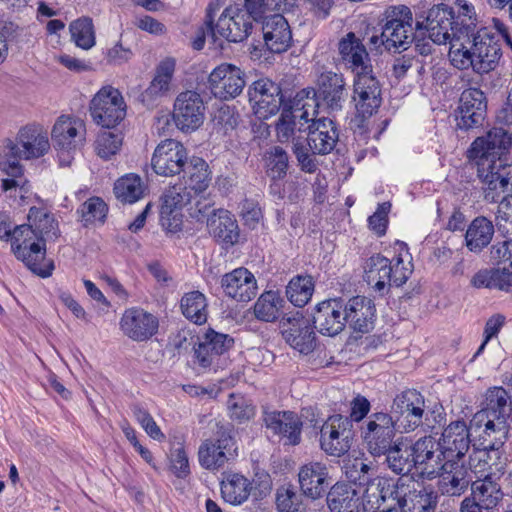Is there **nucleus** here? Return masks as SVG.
<instances>
[{"label": "nucleus", "instance_id": "f257e3e1", "mask_svg": "<svg viewBox=\"0 0 512 512\" xmlns=\"http://www.w3.org/2000/svg\"><path fill=\"white\" fill-rule=\"evenodd\" d=\"M455 44L450 47L451 64L460 70L471 68L483 75L495 70L502 58L500 38L491 27L465 26L458 28Z\"/></svg>", "mask_w": 512, "mask_h": 512}, {"label": "nucleus", "instance_id": "f03ea898", "mask_svg": "<svg viewBox=\"0 0 512 512\" xmlns=\"http://www.w3.org/2000/svg\"><path fill=\"white\" fill-rule=\"evenodd\" d=\"M400 252L389 259L381 254L370 256L364 265V278L375 291L384 294L390 286L404 285L413 272L412 256L401 243Z\"/></svg>", "mask_w": 512, "mask_h": 512}, {"label": "nucleus", "instance_id": "7ed1b4c3", "mask_svg": "<svg viewBox=\"0 0 512 512\" xmlns=\"http://www.w3.org/2000/svg\"><path fill=\"white\" fill-rule=\"evenodd\" d=\"M10 244L16 259L34 274L42 278L52 275L55 267L52 260L46 259V240L31 225L15 226Z\"/></svg>", "mask_w": 512, "mask_h": 512}, {"label": "nucleus", "instance_id": "20e7f679", "mask_svg": "<svg viewBox=\"0 0 512 512\" xmlns=\"http://www.w3.org/2000/svg\"><path fill=\"white\" fill-rule=\"evenodd\" d=\"M512 413V397L500 386L489 388L485 393L483 408L471 420V427L487 429L488 435L502 440L504 434H509L508 418Z\"/></svg>", "mask_w": 512, "mask_h": 512}, {"label": "nucleus", "instance_id": "39448f33", "mask_svg": "<svg viewBox=\"0 0 512 512\" xmlns=\"http://www.w3.org/2000/svg\"><path fill=\"white\" fill-rule=\"evenodd\" d=\"M314 88H304L297 92L289 108H283L276 123V135L281 143L293 138L295 130H306L315 116L318 115L319 103Z\"/></svg>", "mask_w": 512, "mask_h": 512}, {"label": "nucleus", "instance_id": "423d86ee", "mask_svg": "<svg viewBox=\"0 0 512 512\" xmlns=\"http://www.w3.org/2000/svg\"><path fill=\"white\" fill-rule=\"evenodd\" d=\"M218 4L210 3L206 12V26L211 38L215 41L217 36L225 38L229 42H241L252 31V21L248 19L247 11L240 6H229L223 10L216 24H214L215 10Z\"/></svg>", "mask_w": 512, "mask_h": 512}, {"label": "nucleus", "instance_id": "0eeeda50", "mask_svg": "<svg viewBox=\"0 0 512 512\" xmlns=\"http://www.w3.org/2000/svg\"><path fill=\"white\" fill-rule=\"evenodd\" d=\"M380 24L384 30L389 52L407 50L415 39L416 26H413V14L406 5L387 7L382 14Z\"/></svg>", "mask_w": 512, "mask_h": 512}, {"label": "nucleus", "instance_id": "6e6552de", "mask_svg": "<svg viewBox=\"0 0 512 512\" xmlns=\"http://www.w3.org/2000/svg\"><path fill=\"white\" fill-rule=\"evenodd\" d=\"M478 176L483 183L484 199L498 202L503 196L512 194V164L503 157L498 159L474 161Z\"/></svg>", "mask_w": 512, "mask_h": 512}, {"label": "nucleus", "instance_id": "1a4fd4ad", "mask_svg": "<svg viewBox=\"0 0 512 512\" xmlns=\"http://www.w3.org/2000/svg\"><path fill=\"white\" fill-rule=\"evenodd\" d=\"M238 456V447L229 425H221L215 439L205 440L199 447L200 465L207 470H218Z\"/></svg>", "mask_w": 512, "mask_h": 512}, {"label": "nucleus", "instance_id": "9d476101", "mask_svg": "<svg viewBox=\"0 0 512 512\" xmlns=\"http://www.w3.org/2000/svg\"><path fill=\"white\" fill-rule=\"evenodd\" d=\"M360 431L369 453L379 457L395 442L393 439L399 432V426L391 414L375 412L367 417Z\"/></svg>", "mask_w": 512, "mask_h": 512}, {"label": "nucleus", "instance_id": "9b49d317", "mask_svg": "<svg viewBox=\"0 0 512 512\" xmlns=\"http://www.w3.org/2000/svg\"><path fill=\"white\" fill-rule=\"evenodd\" d=\"M89 111L96 124L113 128L125 118L127 105L117 88L106 85L90 101Z\"/></svg>", "mask_w": 512, "mask_h": 512}, {"label": "nucleus", "instance_id": "f8f14e48", "mask_svg": "<svg viewBox=\"0 0 512 512\" xmlns=\"http://www.w3.org/2000/svg\"><path fill=\"white\" fill-rule=\"evenodd\" d=\"M85 134V125L81 120L68 116L58 118L53 126L51 138L61 165L70 164L71 154L83 146Z\"/></svg>", "mask_w": 512, "mask_h": 512}, {"label": "nucleus", "instance_id": "ddd939ff", "mask_svg": "<svg viewBox=\"0 0 512 512\" xmlns=\"http://www.w3.org/2000/svg\"><path fill=\"white\" fill-rule=\"evenodd\" d=\"M399 432L414 431L423 423L425 398L415 389H407L397 394L391 404V413Z\"/></svg>", "mask_w": 512, "mask_h": 512}, {"label": "nucleus", "instance_id": "4468645a", "mask_svg": "<svg viewBox=\"0 0 512 512\" xmlns=\"http://www.w3.org/2000/svg\"><path fill=\"white\" fill-rule=\"evenodd\" d=\"M352 439V423L348 417L332 415L321 427L320 447L330 456L340 457L346 454L351 448Z\"/></svg>", "mask_w": 512, "mask_h": 512}, {"label": "nucleus", "instance_id": "2eb2a0df", "mask_svg": "<svg viewBox=\"0 0 512 512\" xmlns=\"http://www.w3.org/2000/svg\"><path fill=\"white\" fill-rule=\"evenodd\" d=\"M206 107L201 95L193 90L181 92L175 99L172 118L175 126L185 133L199 129L205 119Z\"/></svg>", "mask_w": 512, "mask_h": 512}, {"label": "nucleus", "instance_id": "dca6fc26", "mask_svg": "<svg viewBox=\"0 0 512 512\" xmlns=\"http://www.w3.org/2000/svg\"><path fill=\"white\" fill-rule=\"evenodd\" d=\"M246 85L244 71L230 63L216 66L208 77V87L215 98L230 100L239 96Z\"/></svg>", "mask_w": 512, "mask_h": 512}, {"label": "nucleus", "instance_id": "f3484780", "mask_svg": "<svg viewBox=\"0 0 512 512\" xmlns=\"http://www.w3.org/2000/svg\"><path fill=\"white\" fill-rule=\"evenodd\" d=\"M454 27V12L445 4L432 7L424 20L416 21V30H425L435 44L449 42L450 47L455 44Z\"/></svg>", "mask_w": 512, "mask_h": 512}, {"label": "nucleus", "instance_id": "a211bd4d", "mask_svg": "<svg viewBox=\"0 0 512 512\" xmlns=\"http://www.w3.org/2000/svg\"><path fill=\"white\" fill-rule=\"evenodd\" d=\"M248 96L255 115L260 119L275 115L283 102L280 86L268 78L254 81L248 88Z\"/></svg>", "mask_w": 512, "mask_h": 512}, {"label": "nucleus", "instance_id": "6ab92c4d", "mask_svg": "<svg viewBox=\"0 0 512 512\" xmlns=\"http://www.w3.org/2000/svg\"><path fill=\"white\" fill-rule=\"evenodd\" d=\"M265 428L285 446H296L301 442L303 422L292 411H264Z\"/></svg>", "mask_w": 512, "mask_h": 512}, {"label": "nucleus", "instance_id": "aec40b11", "mask_svg": "<svg viewBox=\"0 0 512 512\" xmlns=\"http://www.w3.org/2000/svg\"><path fill=\"white\" fill-rule=\"evenodd\" d=\"M352 99L358 115L363 118L372 116L380 107L381 87L372 72L355 75Z\"/></svg>", "mask_w": 512, "mask_h": 512}, {"label": "nucleus", "instance_id": "412c9836", "mask_svg": "<svg viewBox=\"0 0 512 512\" xmlns=\"http://www.w3.org/2000/svg\"><path fill=\"white\" fill-rule=\"evenodd\" d=\"M470 429L464 420H456L449 423L443 430L437 443L443 460L460 461L468 452L471 439Z\"/></svg>", "mask_w": 512, "mask_h": 512}, {"label": "nucleus", "instance_id": "4be33fe9", "mask_svg": "<svg viewBox=\"0 0 512 512\" xmlns=\"http://www.w3.org/2000/svg\"><path fill=\"white\" fill-rule=\"evenodd\" d=\"M4 141L10 155L22 156L25 160L40 158L50 148L47 135L29 126L19 130L16 141L9 138Z\"/></svg>", "mask_w": 512, "mask_h": 512}, {"label": "nucleus", "instance_id": "5701e85b", "mask_svg": "<svg viewBox=\"0 0 512 512\" xmlns=\"http://www.w3.org/2000/svg\"><path fill=\"white\" fill-rule=\"evenodd\" d=\"M191 195L182 183H176L165 190L162 196V227L167 233L175 234L182 230V208L190 201Z\"/></svg>", "mask_w": 512, "mask_h": 512}, {"label": "nucleus", "instance_id": "b1692460", "mask_svg": "<svg viewBox=\"0 0 512 512\" xmlns=\"http://www.w3.org/2000/svg\"><path fill=\"white\" fill-rule=\"evenodd\" d=\"M487 113L484 93L478 88H469L462 92L458 107L457 127L470 130L483 125Z\"/></svg>", "mask_w": 512, "mask_h": 512}, {"label": "nucleus", "instance_id": "393cba45", "mask_svg": "<svg viewBox=\"0 0 512 512\" xmlns=\"http://www.w3.org/2000/svg\"><path fill=\"white\" fill-rule=\"evenodd\" d=\"M120 329L128 338L142 342L150 339L157 333L159 321L156 316L142 308H128L120 319Z\"/></svg>", "mask_w": 512, "mask_h": 512}, {"label": "nucleus", "instance_id": "a878e982", "mask_svg": "<svg viewBox=\"0 0 512 512\" xmlns=\"http://www.w3.org/2000/svg\"><path fill=\"white\" fill-rule=\"evenodd\" d=\"M316 85L317 91L315 89L314 91L318 102V98L322 99L330 111L342 110L348 96L343 74L324 71L318 76Z\"/></svg>", "mask_w": 512, "mask_h": 512}, {"label": "nucleus", "instance_id": "bb28decb", "mask_svg": "<svg viewBox=\"0 0 512 512\" xmlns=\"http://www.w3.org/2000/svg\"><path fill=\"white\" fill-rule=\"evenodd\" d=\"M511 143V137L503 128H493L486 136L474 140L468 150V157L472 161L498 159L509 149Z\"/></svg>", "mask_w": 512, "mask_h": 512}, {"label": "nucleus", "instance_id": "cd10ccee", "mask_svg": "<svg viewBox=\"0 0 512 512\" xmlns=\"http://www.w3.org/2000/svg\"><path fill=\"white\" fill-rule=\"evenodd\" d=\"M399 489L400 485L386 478L376 477L366 485L360 505L362 504L365 512H380L385 506L397 503Z\"/></svg>", "mask_w": 512, "mask_h": 512}, {"label": "nucleus", "instance_id": "c85d7f7f", "mask_svg": "<svg viewBox=\"0 0 512 512\" xmlns=\"http://www.w3.org/2000/svg\"><path fill=\"white\" fill-rule=\"evenodd\" d=\"M307 129V145L312 154L326 155L335 148L339 134L333 120L315 116L308 124Z\"/></svg>", "mask_w": 512, "mask_h": 512}, {"label": "nucleus", "instance_id": "c756f323", "mask_svg": "<svg viewBox=\"0 0 512 512\" xmlns=\"http://www.w3.org/2000/svg\"><path fill=\"white\" fill-rule=\"evenodd\" d=\"M338 50L345 66L355 75L372 72V65L365 45L354 32L347 33L338 43Z\"/></svg>", "mask_w": 512, "mask_h": 512}, {"label": "nucleus", "instance_id": "7c9ffc66", "mask_svg": "<svg viewBox=\"0 0 512 512\" xmlns=\"http://www.w3.org/2000/svg\"><path fill=\"white\" fill-rule=\"evenodd\" d=\"M221 287L228 297L238 302H249L258 290L255 276L244 267L224 274L221 278Z\"/></svg>", "mask_w": 512, "mask_h": 512}, {"label": "nucleus", "instance_id": "2f4dec72", "mask_svg": "<svg viewBox=\"0 0 512 512\" xmlns=\"http://www.w3.org/2000/svg\"><path fill=\"white\" fill-rule=\"evenodd\" d=\"M314 327L323 335L335 336L345 327L342 299H329L319 303L313 314Z\"/></svg>", "mask_w": 512, "mask_h": 512}, {"label": "nucleus", "instance_id": "473e14b6", "mask_svg": "<svg viewBox=\"0 0 512 512\" xmlns=\"http://www.w3.org/2000/svg\"><path fill=\"white\" fill-rule=\"evenodd\" d=\"M262 34L267 49L276 54L285 52L292 40L288 21L279 13L263 18Z\"/></svg>", "mask_w": 512, "mask_h": 512}, {"label": "nucleus", "instance_id": "72a5a7b5", "mask_svg": "<svg viewBox=\"0 0 512 512\" xmlns=\"http://www.w3.org/2000/svg\"><path fill=\"white\" fill-rule=\"evenodd\" d=\"M342 309L345 317V324L356 332L367 333L373 327L375 317V305L373 301L365 296H355L346 303L342 301Z\"/></svg>", "mask_w": 512, "mask_h": 512}, {"label": "nucleus", "instance_id": "f704fd0d", "mask_svg": "<svg viewBox=\"0 0 512 512\" xmlns=\"http://www.w3.org/2000/svg\"><path fill=\"white\" fill-rule=\"evenodd\" d=\"M282 335L285 341L302 354L311 353L316 346V337L309 321L304 317L294 316L282 323Z\"/></svg>", "mask_w": 512, "mask_h": 512}, {"label": "nucleus", "instance_id": "c9c22d12", "mask_svg": "<svg viewBox=\"0 0 512 512\" xmlns=\"http://www.w3.org/2000/svg\"><path fill=\"white\" fill-rule=\"evenodd\" d=\"M434 474L439 476V490L448 496L462 495L470 483L468 470L460 461L444 460Z\"/></svg>", "mask_w": 512, "mask_h": 512}, {"label": "nucleus", "instance_id": "e433bc0d", "mask_svg": "<svg viewBox=\"0 0 512 512\" xmlns=\"http://www.w3.org/2000/svg\"><path fill=\"white\" fill-rule=\"evenodd\" d=\"M234 344V340L227 334L209 330L205 333L203 340L194 348V355L198 364L207 368L215 359L227 352Z\"/></svg>", "mask_w": 512, "mask_h": 512}, {"label": "nucleus", "instance_id": "4c0bfd02", "mask_svg": "<svg viewBox=\"0 0 512 512\" xmlns=\"http://www.w3.org/2000/svg\"><path fill=\"white\" fill-rule=\"evenodd\" d=\"M298 477L303 494L311 499L322 497L329 486L327 467L320 462L303 465Z\"/></svg>", "mask_w": 512, "mask_h": 512}, {"label": "nucleus", "instance_id": "58836bf2", "mask_svg": "<svg viewBox=\"0 0 512 512\" xmlns=\"http://www.w3.org/2000/svg\"><path fill=\"white\" fill-rule=\"evenodd\" d=\"M488 432L489 430L487 429H476L478 448L472 454V460H479V462L487 461L492 468L494 467V470L498 471L502 465V448L508 438V434H504L502 440L498 438L495 440L492 434H489V436L486 434Z\"/></svg>", "mask_w": 512, "mask_h": 512}, {"label": "nucleus", "instance_id": "ea45409f", "mask_svg": "<svg viewBox=\"0 0 512 512\" xmlns=\"http://www.w3.org/2000/svg\"><path fill=\"white\" fill-rule=\"evenodd\" d=\"M209 233L225 245H234L239 239V228L234 215L224 209H219L208 219Z\"/></svg>", "mask_w": 512, "mask_h": 512}, {"label": "nucleus", "instance_id": "a19ab883", "mask_svg": "<svg viewBox=\"0 0 512 512\" xmlns=\"http://www.w3.org/2000/svg\"><path fill=\"white\" fill-rule=\"evenodd\" d=\"M436 446L437 444L432 437L421 438L410 445L415 467L421 469L422 474L432 475L444 463L441 453L435 455Z\"/></svg>", "mask_w": 512, "mask_h": 512}, {"label": "nucleus", "instance_id": "79ce46f5", "mask_svg": "<svg viewBox=\"0 0 512 512\" xmlns=\"http://www.w3.org/2000/svg\"><path fill=\"white\" fill-rule=\"evenodd\" d=\"M327 503L331 512H358L360 493L351 485L336 483L327 495Z\"/></svg>", "mask_w": 512, "mask_h": 512}, {"label": "nucleus", "instance_id": "37998d69", "mask_svg": "<svg viewBox=\"0 0 512 512\" xmlns=\"http://www.w3.org/2000/svg\"><path fill=\"white\" fill-rule=\"evenodd\" d=\"M187 159V150L181 142L174 139L162 141V176L180 174Z\"/></svg>", "mask_w": 512, "mask_h": 512}, {"label": "nucleus", "instance_id": "c03bdc74", "mask_svg": "<svg viewBox=\"0 0 512 512\" xmlns=\"http://www.w3.org/2000/svg\"><path fill=\"white\" fill-rule=\"evenodd\" d=\"M492 221L484 216L476 217L468 226L465 233L466 247L474 253L481 252L489 245L494 235Z\"/></svg>", "mask_w": 512, "mask_h": 512}, {"label": "nucleus", "instance_id": "a18cd8bd", "mask_svg": "<svg viewBox=\"0 0 512 512\" xmlns=\"http://www.w3.org/2000/svg\"><path fill=\"white\" fill-rule=\"evenodd\" d=\"M251 489L250 480L238 473H228L221 481L222 498L232 505L244 503L248 499Z\"/></svg>", "mask_w": 512, "mask_h": 512}, {"label": "nucleus", "instance_id": "49530a36", "mask_svg": "<svg viewBox=\"0 0 512 512\" xmlns=\"http://www.w3.org/2000/svg\"><path fill=\"white\" fill-rule=\"evenodd\" d=\"M146 186L141 177L128 173L116 180L113 192L118 201L123 204H134L145 196Z\"/></svg>", "mask_w": 512, "mask_h": 512}, {"label": "nucleus", "instance_id": "de8ad7c7", "mask_svg": "<svg viewBox=\"0 0 512 512\" xmlns=\"http://www.w3.org/2000/svg\"><path fill=\"white\" fill-rule=\"evenodd\" d=\"M180 309L183 316L196 325H203L207 322V298L198 290L187 292L182 296Z\"/></svg>", "mask_w": 512, "mask_h": 512}, {"label": "nucleus", "instance_id": "09e8293b", "mask_svg": "<svg viewBox=\"0 0 512 512\" xmlns=\"http://www.w3.org/2000/svg\"><path fill=\"white\" fill-rule=\"evenodd\" d=\"M384 455L388 468L395 474L406 475L415 467L410 445L403 441H395Z\"/></svg>", "mask_w": 512, "mask_h": 512}, {"label": "nucleus", "instance_id": "8fccbe9b", "mask_svg": "<svg viewBox=\"0 0 512 512\" xmlns=\"http://www.w3.org/2000/svg\"><path fill=\"white\" fill-rule=\"evenodd\" d=\"M503 493L498 483L492 480L490 475H485V478H478L472 483V499L484 509H491L495 507L502 499Z\"/></svg>", "mask_w": 512, "mask_h": 512}, {"label": "nucleus", "instance_id": "3c124183", "mask_svg": "<svg viewBox=\"0 0 512 512\" xmlns=\"http://www.w3.org/2000/svg\"><path fill=\"white\" fill-rule=\"evenodd\" d=\"M284 300L275 291H266L260 295L253 306V314L257 320L274 322L282 313Z\"/></svg>", "mask_w": 512, "mask_h": 512}, {"label": "nucleus", "instance_id": "603ef678", "mask_svg": "<svg viewBox=\"0 0 512 512\" xmlns=\"http://www.w3.org/2000/svg\"><path fill=\"white\" fill-rule=\"evenodd\" d=\"M170 445L168 470L177 478L186 479L190 475V466L184 450L183 436L175 435Z\"/></svg>", "mask_w": 512, "mask_h": 512}, {"label": "nucleus", "instance_id": "864d4df0", "mask_svg": "<svg viewBox=\"0 0 512 512\" xmlns=\"http://www.w3.org/2000/svg\"><path fill=\"white\" fill-rule=\"evenodd\" d=\"M314 292V281L311 276H296L292 278L286 288L289 301L296 307L305 306Z\"/></svg>", "mask_w": 512, "mask_h": 512}, {"label": "nucleus", "instance_id": "5fc2aeb1", "mask_svg": "<svg viewBox=\"0 0 512 512\" xmlns=\"http://www.w3.org/2000/svg\"><path fill=\"white\" fill-rule=\"evenodd\" d=\"M404 485H400L397 497L398 508L400 512H431L433 507L430 505L429 497L422 491H406Z\"/></svg>", "mask_w": 512, "mask_h": 512}, {"label": "nucleus", "instance_id": "6e6d98bb", "mask_svg": "<svg viewBox=\"0 0 512 512\" xmlns=\"http://www.w3.org/2000/svg\"><path fill=\"white\" fill-rule=\"evenodd\" d=\"M29 225L36 230L39 236L55 237L59 235L58 223L54 216L42 208L31 207L28 213Z\"/></svg>", "mask_w": 512, "mask_h": 512}, {"label": "nucleus", "instance_id": "4d7b16f0", "mask_svg": "<svg viewBox=\"0 0 512 512\" xmlns=\"http://www.w3.org/2000/svg\"><path fill=\"white\" fill-rule=\"evenodd\" d=\"M240 115L236 108L229 105H223L218 108L212 118L213 132L226 136L231 134L239 125Z\"/></svg>", "mask_w": 512, "mask_h": 512}, {"label": "nucleus", "instance_id": "13d9d810", "mask_svg": "<svg viewBox=\"0 0 512 512\" xmlns=\"http://www.w3.org/2000/svg\"><path fill=\"white\" fill-rule=\"evenodd\" d=\"M287 152L280 146L270 148L265 154L266 173L271 180L285 178L289 165Z\"/></svg>", "mask_w": 512, "mask_h": 512}, {"label": "nucleus", "instance_id": "bf43d9fd", "mask_svg": "<svg viewBox=\"0 0 512 512\" xmlns=\"http://www.w3.org/2000/svg\"><path fill=\"white\" fill-rule=\"evenodd\" d=\"M343 471L346 478L360 486L367 485L372 479V467L362 457L348 458L344 461Z\"/></svg>", "mask_w": 512, "mask_h": 512}, {"label": "nucleus", "instance_id": "052dcab7", "mask_svg": "<svg viewBox=\"0 0 512 512\" xmlns=\"http://www.w3.org/2000/svg\"><path fill=\"white\" fill-rule=\"evenodd\" d=\"M71 38L77 47L88 50L95 45V32L90 18L83 17L71 22Z\"/></svg>", "mask_w": 512, "mask_h": 512}, {"label": "nucleus", "instance_id": "680f3d73", "mask_svg": "<svg viewBox=\"0 0 512 512\" xmlns=\"http://www.w3.org/2000/svg\"><path fill=\"white\" fill-rule=\"evenodd\" d=\"M227 410L229 417L243 423L251 420L255 416V406L252 401L247 399L242 394L231 393L227 400Z\"/></svg>", "mask_w": 512, "mask_h": 512}, {"label": "nucleus", "instance_id": "e2e57ef3", "mask_svg": "<svg viewBox=\"0 0 512 512\" xmlns=\"http://www.w3.org/2000/svg\"><path fill=\"white\" fill-rule=\"evenodd\" d=\"M107 212L108 206L100 197L89 198L77 209L85 227L96 221L104 223Z\"/></svg>", "mask_w": 512, "mask_h": 512}, {"label": "nucleus", "instance_id": "0e129e2a", "mask_svg": "<svg viewBox=\"0 0 512 512\" xmlns=\"http://www.w3.org/2000/svg\"><path fill=\"white\" fill-rule=\"evenodd\" d=\"M189 185L195 192L205 191L211 182V172L207 162L200 157H193L190 160Z\"/></svg>", "mask_w": 512, "mask_h": 512}, {"label": "nucleus", "instance_id": "69168bd1", "mask_svg": "<svg viewBox=\"0 0 512 512\" xmlns=\"http://www.w3.org/2000/svg\"><path fill=\"white\" fill-rule=\"evenodd\" d=\"M276 507L278 512H307L302 494L291 487H280L277 490Z\"/></svg>", "mask_w": 512, "mask_h": 512}, {"label": "nucleus", "instance_id": "338daca9", "mask_svg": "<svg viewBox=\"0 0 512 512\" xmlns=\"http://www.w3.org/2000/svg\"><path fill=\"white\" fill-rule=\"evenodd\" d=\"M122 141L123 137L120 133L103 131L95 141L97 155L103 159H109L120 150Z\"/></svg>", "mask_w": 512, "mask_h": 512}, {"label": "nucleus", "instance_id": "774afa93", "mask_svg": "<svg viewBox=\"0 0 512 512\" xmlns=\"http://www.w3.org/2000/svg\"><path fill=\"white\" fill-rule=\"evenodd\" d=\"M496 212V225L499 230L512 236V194L499 200Z\"/></svg>", "mask_w": 512, "mask_h": 512}]
</instances>
